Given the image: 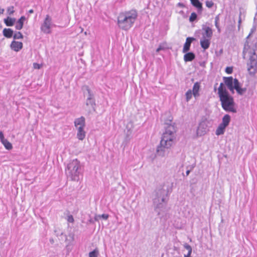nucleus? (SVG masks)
<instances>
[{"mask_svg": "<svg viewBox=\"0 0 257 257\" xmlns=\"http://www.w3.org/2000/svg\"><path fill=\"white\" fill-rule=\"evenodd\" d=\"M175 128L174 125L169 124L162 135L160 145L158 146L157 152L159 156L164 157L168 153V150L175 143L176 139Z\"/></svg>", "mask_w": 257, "mask_h": 257, "instance_id": "obj_1", "label": "nucleus"}, {"mask_svg": "<svg viewBox=\"0 0 257 257\" xmlns=\"http://www.w3.org/2000/svg\"><path fill=\"white\" fill-rule=\"evenodd\" d=\"M254 30L255 28L251 29V32L246 37L247 40L244 44L243 51V57L246 56L249 57L246 63L247 70L251 76H253L257 72V55L255 53L256 46L252 44H249L247 39Z\"/></svg>", "mask_w": 257, "mask_h": 257, "instance_id": "obj_2", "label": "nucleus"}, {"mask_svg": "<svg viewBox=\"0 0 257 257\" xmlns=\"http://www.w3.org/2000/svg\"><path fill=\"white\" fill-rule=\"evenodd\" d=\"M169 192L164 187H158L153 198L155 211L159 215L166 211V205L169 198Z\"/></svg>", "mask_w": 257, "mask_h": 257, "instance_id": "obj_3", "label": "nucleus"}, {"mask_svg": "<svg viewBox=\"0 0 257 257\" xmlns=\"http://www.w3.org/2000/svg\"><path fill=\"white\" fill-rule=\"evenodd\" d=\"M218 94L222 108L226 112L236 113L237 110L233 98L229 95L222 83L218 88Z\"/></svg>", "mask_w": 257, "mask_h": 257, "instance_id": "obj_4", "label": "nucleus"}, {"mask_svg": "<svg viewBox=\"0 0 257 257\" xmlns=\"http://www.w3.org/2000/svg\"><path fill=\"white\" fill-rule=\"evenodd\" d=\"M137 17L138 13L135 10L121 12L117 17V25L120 29L127 31L133 26Z\"/></svg>", "mask_w": 257, "mask_h": 257, "instance_id": "obj_5", "label": "nucleus"}, {"mask_svg": "<svg viewBox=\"0 0 257 257\" xmlns=\"http://www.w3.org/2000/svg\"><path fill=\"white\" fill-rule=\"evenodd\" d=\"M65 173L67 178L72 181H78L81 174L80 162L77 159L71 161L67 165Z\"/></svg>", "mask_w": 257, "mask_h": 257, "instance_id": "obj_6", "label": "nucleus"}, {"mask_svg": "<svg viewBox=\"0 0 257 257\" xmlns=\"http://www.w3.org/2000/svg\"><path fill=\"white\" fill-rule=\"evenodd\" d=\"M201 31V38L200 40V46L204 50H206L210 45L211 39L213 35L212 30L206 25H203Z\"/></svg>", "mask_w": 257, "mask_h": 257, "instance_id": "obj_7", "label": "nucleus"}, {"mask_svg": "<svg viewBox=\"0 0 257 257\" xmlns=\"http://www.w3.org/2000/svg\"><path fill=\"white\" fill-rule=\"evenodd\" d=\"M56 25L53 23L51 17L47 15L42 24L40 29L41 31L46 34H51L52 32L51 29L56 27Z\"/></svg>", "mask_w": 257, "mask_h": 257, "instance_id": "obj_8", "label": "nucleus"}, {"mask_svg": "<svg viewBox=\"0 0 257 257\" xmlns=\"http://www.w3.org/2000/svg\"><path fill=\"white\" fill-rule=\"evenodd\" d=\"M209 121L207 119H203L199 122L196 130V135L198 137H201L205 135L208 131Z\"/></svg>", "mask_w": 257, "mask_h": 257, "instance_id": "obj_9", "label": "nucleus"}, {"mask_svg": "<svg viewBox=\"0 0 257 257\" xmlns=\"http://www.w3.org/2000/svg\"><path fill=\"white\" fill-rule=\"evenodd\" d=\"M224 82L228 89L232 92L234 90V79L232 77H224Z\"/></svg>", "mask_w": 257, "mask_h": 257, "instance_id": "obj_10", "label": "nucleus"}, {"mask_svg": "<svg viewBox=\"0 0 257 257\" xmlns=\"http://www.w3.org/2000/svg\"><path fill=\"white\" fill-rule=\"evenodd\" d=\"M234 89H235L237 93L240 95H242L246 91V88H241L237 79H234Z\"/></svg>", "mask_w": 257, "mask_h": 257, "instance_id": "obj_11", "label": "nucleus"}, {"mask_svg": "<svg viewBox=\"0 0 257 257\" xmlns=\"http://www.w3.org/2000/svg\"><path fill=\"white\" fill-rule=\"evenodd\" d=\"M86 90L88 93V97L87 98L86 104L87 106L90 105L92 108L94 109V106L95 105V101L93 100L92 97L93 95L91 93V90L89 88L88 86H86Z\"/></svg>", "mask_w": 257, "mask_h": 257, "instance_id": "obj_12", "label": "nucleus"}, {"mask_svg": "<svg viewBox=\"0 0 257 257\" xmlns=\"http://www.w3.org/2000/svg\"><path fill=\"white\" fill-rule=\"evenodd\" d=\"M200 89V83L198 82H195L193 86L192 92L195 98H197L200 96L199 90Z\"/></svg>", "mask_w": 257, "mask_h": 257, "instance_id": "obj_13", "label": "nucleus"}, {"mask_svg": "<svg viewBox=\"0 0 257 257\" xmlns=\"http://www.w3.org/2000/svg\"><path fill=\"white\" fill-rule=\"evenodd\" d=\"M195 40V39L192 37H188L186 40V42L184 45L183 52L186 53L190 50V47L192 42Z\"/></svg>", "mask_w": 257, "mask_h": 257, "instance_id": "obj_14", "label": "nucleus"}, {"mask_svg": "<svg viewBox=\"0 0 257 257\" xmlns=\"http://www.w3.org/2000/svg\"><path fill=\"white\" fill-rule=\"evenodd\" d=\"M11 48L16 52L19 51L23 48V43L21 42L13 41L11 43Z\"/></svg>", "mask_w": 257, "mask_h": 257, "instance_id": "obj_15", "label": "nucleus"}, {"mask_svg": "<svg viewBox=\"0 0 257 257\" xmlns=\"http://www.w3.org/2000/svg\"><path fill=\"white\" fill-rule=\"evenodd\" d=\"M74 125L76 128L79 126L85 127V119L84 117L81 116L79 118H76L74 120Z\"/></svg>", "mask_w": 257, "mask_h": 257, "instance_id": "obj_16", "label": "nucleus"}, {"mask_svg": "<svg viewBox=\"0 0 257 257\" xmlns=\"http://www.w3.org/2000/svg\"><path fill=\"white\" fill-rule=\"evenodd\" d=\"M85 127L79 126L78 128H77V138L81 141H82L84 139L86 133L84 131Z\"/></svg>", "mask_w": 257, "mask_h": 257, "instance_id": "obj_17", "label": "nucleus"}, {"mask_svg": "<svg viewBox=\"0 0 257 257\" xmlns=\"http://www.w3.org/2000/svg\"><path fill=\"white\" fill-rule=\"evenodd\" d=\"M231 120V117L229 114H225L222 119L221 124L225 126L226 127L229 125Z\"/></svg>", "mask_w": 257, "mask_h": 257, "instance_id": "obj_18", "label": "nucleus"}, {"mask_svg": "<svg viewBox=\"0 0 257 257\" xmlns=\"http://www.w3.org/2000/svg\"><path fill=\"white\" fill-rule=\"evenodd\" d=\"M26 20L24 16H22L16 23L15 28L17 30H20L23 28L24 22Z\"/></svg>", "mask_w": 257, "mask_h": 257, "instance_id": "obj_19", "label": "nucleus"}, {"mask_svg": "<svg viewBox=\"0 0 257 257\" xmlns=\"http://www.w3.org/2000/svg\"><path fill=\"white\" fill-rule=\"evenodd\" d=\"M184 56V60L185 62H189L194 60L195 58V55L193 52L185 53Z\"/></svg>", "mask_w": 257, "mask_h": 257, "instance_id": "obj_20", "label": "nucleus"}, {"mask_svg": "<svg viewBox=\"0 0 257 257\" xmlns=\"http://www.w3.org/2000/svg\"><path fill=\"white\" fill-rule=\"evenodd\" d=\"M16 22V19L8 17L4 19V23L7 26H13Z\"/></svg>", "mask_w": 257, "mask_h": 257, "instance_id": "obj_21", "label": "nucleus"}, {"mask_svg": "<svg viewBox=\"0 0 257 257\" xmlns=\"http://www.w3.org/2000/svg\"><path fill=\"white\" fill-rule=\"evenodd\" d=\"M226 127L221 124L220 123L219 124L216 130L215 134L217 136H220L224 134L225 131Z\"/></svg>", "mask_w": 257, "mask_h": 257, "instance_id": "obj_22", "label": "nucleus"}, {"mask_svg": "<svg viewBox=\"0 0 257 257\" xmlns=\"http://www.w3.org/2000/svg\"><path fill=\"white\" fill-rule=\"evenodd\" d=\"M191 4L195 7H196L198 11H202V4L199 0H190Z\"/></svg>", "mask_w": 257, "mask_h": 257, "instance_id": "obj_23", "label": "nucleus"}, {"mask_svg": "<svg viewBox=\"0 0 257 257\" xmlns=\"http://www.w3.org/2000/svg\"><path fill=\"white\" fill-rule=\"evenodd\" d=\"M3 35L5 37L8 38H11L13 35V31L11 29L5 28L3 31Z\"/></svg>", "mask_w": 257, "mask_h": 257, "instance_id": "obj_24", "label": "nucleus"}, {"mask_svg": "<svg viewBox=\"0 0 257 257\" xmlns=\"http://www.w3.org/2000/svg\"><path fill=\"white\" fill-rule=\"evenodd\" d=\"M1 143L7 150H10L13 148L12 144L7 139H5L2 142H1Z\"/></svg>", "mask_w": 257, "mask_h": 257, "instance_id": "obj_25", "label": "nucleus"}, {"mask_svg": "<svg viewBox=\"0 0 257 257\" xmlns=\"http://www.w3.org/2000/svg\"><path fill=\"white\" fill-rule=\"evenodd\" d=\"M167 49V44L166 43H161L156 50V52H159L162 50H165Z\"/></svg>", "mask_w": 257, "mask_h": 257, "instance_id": "obj_26", "label": "nucleus"}, {"mask_svg": "<svg viewBox=\"0 0 257 257\" xmlns=\"http://www.w3.org/2000/svg\"><path fill=\"white\" fill-rule=\"evenodd\" d=\"M192 95H193V94L192 92V90L191 89L188 90L185 93L186 100L187 102H188L192 98Z\"/></svg>", "mask_w": 257, "mask_h": 257, "instance_id": "obj_27", "label": "nucleus"}, {"mask_svg": "<svg viewBox=\"0 0 257 257\" xmlns=\"http://www.w3.org/2000/svg\"><path fill=\"white\" fill-rule=\"evenodd\" d=\"M219 16L217 15L215 17V26L217 29V31L218 33L220 32V28L219 25Z\"/></svg>", "mask_w": 257, "mask_h": 257, "instance_id": "obj_28", "label": "nucleus"}, {"mask_svg": "<svg viewBox=\"0 0 257 257\" xmlns=\"http://www.w3.org/2000/svg\"><path fill=\"white\" fill-rule=\"evenodd\" d=\"M13 38L14 39H23V36L20 32H17L14 35Z\"/></svg>", "mask_w": 257, "mask_h": 257, "instance_id": "obj_29", "label": "nucleus"}, {"mask_svg": "<svg viewBox=\"0 0 257 257\" xmlns=\"http://www.w3.org/2000/svg\"><path fill=\"white\" fill-rule=\"evenodd\" d=\"M197 18V14L194 12L192 13L189 18V21L190 22H193L196 20Z\"/></svg>", "mask_w": 257, "mask_h": 257, "instance_id": "obj_30", "label": "nucleus"}, {"mask_svg": "<svg viewBox=\"0 0 257 257\" xmlns=\"http://www.w3.org/2000/svg\"><path fill=\"white\" fill-rule=\"evenodd\" d=\"M98 251L96 249L91 251L89 253V257H97Z\"/></svg>", "mask_w": 257, "mask_h": 257, "instance_id": "obj_31", "label": "nucleus"}, {"mask_svg": "<svg viewBox=\"0 0 257 257\" xmlns=\"http://www.w3.org/2000/svg\"><path fill=\"white\" fill-rule=\"evenodd\" d=\"M15 12L13 6H10L7 8V13L9 15H12Z\"/></svg>", "mask_w": 257, "mask_h": 257, "instance_id": "obj_32", "label": "nucleus"}, {"mask_svg": "<svg viewBox=\"0 0 257 257\" xmlns=\"http://www.w3.org/2000/svg\"><path fill=\"white\" fill-rule=\"evenodd\" d=\"M206 6L208 8H212L214 5V3L211 1H207L205 3Z\"/></svg>", "mask_w": 257, "mask_h": 257, "instance_id": "obj_33", "label": "nucleus"}, {"mask_svg": "<svg viewBox=\"0 0 257 257\" xmlns=\"http://www.w3.org/2000/svg\"><path fill=\"white\" fill-rule=\"evenodd\" d=\"M232 71L233 69L231 67H227L225 69V72L228 74H231Z\"/></svg>", "mask_w": 257, "mask_h": 257, "instance_id": "obj_34", "label": "nucleus"}, {"mask_svg": "<svg viewBox=\"0 0 257 257\" xmlns=\"http://www.w3.org/2000/svg\"><path fill=\"white\" fill-rule=\"evenodd\" d=\"M99 217L102 218L104 220H106L108 219L109 215L107 214H102V215H99Z\"/></svg>", "mask_w": 257, "mask_h": 257, "instance_id": "obj_35", "label": "nucleus"}, {"mask_svg": "<svg viewBox=\"0 0 257 257\" xmlns=\"http://www.w3.org/2000/svg\"><path fill=\"white\" fill-rule=\"evenodd\" d=\"M67 221L69 222L73 223L74 221L73 216L71 215H69L67 218Z\"/></svg>", "mask_w": 257, "mask_h": 257, "instance_id": "obj_36", "label": "nucleus"}, {"mask_svg": "<svg viewBox=\"0 0 257 257\" xmlns=\"http://www.w3.org/2000/svg\"><path fill=\"white\" fill-rule=\"evenodd\" d=\"M184 247L187 250H188V251L192 249L191 246L186 243L184 244Z\"/></svg>", "mask_w": 257, "mask_h": 257, "instance_id": "obj_37", "label": "nucleus"}, {"mask_svg": "<svg viewBox=\"0 0 257 257\" xmlns=\"http://www.w3.org/2000/svg\"><path fill=\"white\" fill-rule=\"evenodd\" d=\"M33 67L35 69H39L41 68V65L37 63H34L33 64Z\"/></svg>", "mask_w": 257, "mask_h": 257, "instance_id": "obj_38", "label": "nucleus"}, {"mask_svg": "<svg viewBox=\"0 0 257 257\" xmlns=\"http://www.w3.org/2000/svg\"><path fill=\"white\" fill-rule=\"evenodd\" d=\"M5 139L3 133L0 131V141H1V142H2Z\"/></svg>", "mask_w": 257, "mask_h": 257, "instance_id": "obj_39", "label": "nucleus"}, {"mask_svg": "<svg viewBox=\"0 0 257 257\" xmlns=\"http://www.w3.org/2000/svg\"><path fill=\"white\" fill-rule=\"evenodd\" d=\"M192 252V249L188 251V253L186 254H184V256L192 257L191 256Z\"/></svg>", "mask_w": 257, "mask_h": 257, "instance_id": "obj_40", "label": "nucleus"}, {"mask_svg": "<svg viewBox=\"0 0 257 257\" xmlns=\"http://www.w3.org/2000/svg\"><path fill=\"white\" fill-rule=\"evenodd\" d=\"M4 9H2L0 7V15L3 14L4 12Z\"/></svg>", "mask_w": 257, "mask_h": 257, "instance_id": "obj_41", "label": "nucleus"}, {"mask_svg": "<svg viewBox=\"0 0 257 257\" xmlns=\"http://www.w3.org/2000/svg\"><path fill=\"white\" fill-rule=\"evenodd\" d=\"M99 218H100V217H99L98 215H96L94 217V220L95 221H98Z\"/></svg>", "mask_w": 257, "mask_h": 257, "instance_id": "obj_42", "label": "nucleus"}, {"mask_svg": "<svg viewBox=\"0 0 257 257\" xmlns=\"http://www.w3.org/2000/svg\"><path fill=\"white\" fill-rule=\"evenodd\" d=\"M29 14H33L34 13V10L32 9L28 11Z\"/></svg>", "mask_w": 257, "mask_h": 257, "instance_id": "obj_43", "label": "nucleus"}, {"mask_svg": "<svg viewBox=\"0 0 257 257\" xmlns=\"http://www.w3.org/2000/svg\"><path fill=\"white\" fill-rule=\"evenodd\" d=\"M178 6H180V7H183V6H184L183 4L180 3H178Z\"/></svg>", "mask_w": 257, "mask_h": 257, "instance_id": "obj_44", "label": "nucleus"}, {"mask_svg": "<svg viewBox=\"0 0 257 257\" xmlns=\"http://www.w3.org/2000/svg\"><path fill=\"white\" fill-rule=\"evenodd\" d=\"M186 173L187 175H188L189 174V173H190V171L189 170H187L186 171Z\"/></svg>", "mask_w": 257, "mask_h": 257, "instance_id": "obj_45", "label": "nucleus"}, {"mask_svg": "<svg viewBox=\"0 0 257 257\" xmlns=\"http://www.w3.org/2000/svg\"><path fill=\"white\" fill-rule=\"evenodd\" d=\"M240 23H241V20H240V19H239V20L238 21L239 25H240ZM238 27H239V26H238Z\"/></svg>", "mask_w": 257, "mask_h": 257, "instance_id": "obj_46", "label": "nucleus"}]
</instances>
